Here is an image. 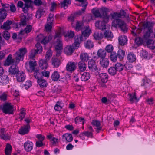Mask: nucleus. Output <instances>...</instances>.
<instances>
[{"instance_id": "nucleus-1", "label": "nucleus", "mask_w": 155, "mask_h": 155, "mask_svg": "<svg viewBox=\"0 0 155 155\" xmlns=\"http://www.w3.org/2000/svg\"><path fill=\"white\" fill-rule=\"evenodd\" d=\"M14 58H12V55L9 54L5 61L4 65L5 66H8L14 63H17L19 61V51H17L14 54Z\"/></svg>"}, {"instance_id": "nucleus-2", "label": "nucleus", "mask_w": 155, "mask_h": 155, "mask_svg": "<svg viewBox=\"0 0 155 155\" xmlns=\"http://www.w3.org/2000/svg\"><path fill=\"white\" fill-rule=\"evenodd\" d=\"M112 25L114 27H118L124 33L127 32L128 28L124 21L121 19H117L114 20L112 22Z\"/></svg>"}, {"instance_id": "nucleus-3", "label": "nucleus", "mask_w": 155, "mask_h": 155, "mask_svg": "<svg viewBox=\"0 0 155 155\" xmlns=\"http://www.w3.org/2000/svg\"><path fill=\"white\" fill-rule=\"evenodd\" d=\"M88 68L89 71L93 74L97 76L100 73V69L97 68L96 62L93 59H91L88 62Z\"/></svg>"}, {"instance_id": "nucleus-4", "label": "nucleus", "mask_w": 155, "mask_h": 155, "mask_svg": "<svg viewBox=\"0 0 155 155\" xmlns=\"http://www.w3.org/2000/svg\"><path fill=\"white\" fill-rule=\"evenodd\" d=\"M52 36L49 35L48 36H45L42 34H40L37 35L36 39V40L40 41L41 44H45L48 43L52 39Z\"/></svg>"}, {"instance_id": "nucleus-5", "label": "nucleus", "mask_w": 155, "mask_h": 155, "mask_svg": "<svg viewBox=\"0 0 155 155\" xmlns=\"http://www.w3.org/2000/svg\"><path fill=\"white\" fill-rule=\"evenodd\" d=\"M76 1L79 2V5L82 7L83 8L81 10L78 11L75 13V14L76 16L77 15H81L85 12L86 8L88 5V2L87 0H76Z\"/></svg>"}, {"instance_id": "nucleus-6", "label": "nucleus", "mask_w": 155, "mask_h": 155, "mask_svg": "<svg viewBox=\"0 0 155 155\" xmlns=\"http://www.w3.org/2000/svg\"><path fill=\"white\" fill-rule=\"evenodd\" d=\"M2 110L5 114H12L13 111V107L11 103H6L3 105Z\"/></svg>"}, {"instance_id": "nucleus-7", "label": "nucleus", "mask_w": 155, "mask_h": 155, "mask_svg": "<svg viewBox=\"0 0 155 155\" xmlns=\"http://www.w3.org/2000/svg\"><path fill=\"white\" fill-rule=\"evenodd\" d=\"M2 8L0 9V20H3L6 17L7 15V13L5 12L6 11L5 8H8L10 5L8 4H2Z\"/></svg>"}, {"instance_id": "nucleus-8", "label": "nucleus", "mask_w": 155, "mask_h": 155, "mask_svg": "<svg viewBox=\"0 0 155 155\" xmlns=\"http://www.w3.org/2000/svg\"><path fill=\"white\" fill-rule=\"evenodd\" d=\"M90 30L86 26L85 28L83 31H82V34L81 35L78 36H77L79 38L81 41H84L87 39V38L89 37Z\"/></svg>"}, {"instance_id": "nucleus-9", "label": "nucleus", "mask_w": 155, "mask_h": 155, "mask_svg": "<svg viewBox=\"0 0 155 155\" xmlns=\"http://www.w3.org/2000/svg\"><path fill=\"white\" fill-rule=\"evenodd\" d=\"M66 68L68 71L71 73L76 68V66L75 63L71 61L68 62L67 64Z\"/></svg>"}, {"instance_id": "nucleus-10", "label": "nucleus", "mask_w": 155, "mask_h": 155, "mask_svg": "<svg viewBox=\"0 0 155 155\" xmlns=\"http://www.w3.org/2000/svg\"><path fill=\"white\" fill-rule=\"evenodd\" d=\"M33 143L32 142L27 140L24 144V147L25 150L27 152H30L33 149Z\"/></svg>"}, {"instance_id": "nucleus-11", "label": "nucleus", "mask_w": 155, "mask_h": 155, "mask_svg": "<svg viewBox=\"0 0 155 155\" xmlns=\"http://www.w3.org/2000/svg\"><path fill=\"white\" fill-rule=\"evenodd\" d=\"M30 129V127L29 124L21 126L20 129V134L24 135L28 134L29 132Z\"/></svg>"}, {"instance_id": "nucleus-12", "label": "nucleus", "mask_w": 155, "mask_h": 155, "mask_svg": "<svg viewBox=\"0 0 155 155\" xmlns=\"http://www.w3.org/2000/svg\"><path fill=\"white\" fill-rule=\"evenodd\" d=\"M51 78L52 80L54 81H57L60 78L64 79L65 81L66 80L64 78L60 77L59 73L57 71H55L52 73Z\"/></svg>"}, {"instance_id": "nucleus-13", "label": "nucleus", "mask_w": 155, "mask_h": 155, "mask_svg": "<svg viewBox=\"0 0 155 155\" xmlns=\"http://www.w3.org/2000/svg\"><path fill=\"white\" fill-rule=\"evenodd\" d=\"M62 140H66L68 142H71L73 140L72 135L68 133H66L63 134L62 136Z\"/></svg>"}, {"instance_id": "nucleus-14", "label": "nucleus", "mask_w": 155, "mask_h": 155, "mask_svg": "<svg viewBox=\"0 0 155 155\" xmlns=\"http://www.w3.org/2000/svg\"><path fill=\"white\" fill-rule=\"evenodd\" d=\"M95 25L97 28L101 30H103L106 28V24L101 21H97L96 22Z\"/></svg>"}, {"instance_id": "nucleus-15", "label": "nucleus", "mask_w": 155, "mask_h": 155, "mask_svg": "<svg viewBox=\"0 0 155 155\" xmlns=\"http://www.w3.org/2000/svg\"><path fill=\"white\" fill-rule=\"evenodd\" d=\"M74 51V48L71 45H67L64 49L65 53L68 55H71Z\"/></svg>"}, {"instance_id": "nucleus-16", "label": "nucleus", "mask_w": 155, "mask_h": 155, "mask_svg": "<svg viewBox=\"0 0 155 155\" xmlns=\"http://www.w3.org/2000/svg\"><path fill=\"white\" fill-rule=\"evenodd\" d=\"M28 65L29 66V68L30 70L32 71H34L35 70V67L37 63L35 60H33L30 61L28 63L27 62L25 63V67L26 68L28 67Z\"/></svg>"}, {"instance_id": "nucleus-17", "label": "nucleus", "mask_w": 155, "mask_h": 155, "mask_svg": "<svg viewBox=\"0 0 155 155\" xmlns=\"http://www.w3.org/2000/svg\"><path fill=\"white\" fill-rule=\"evenodd\" d=\"M12 23V21H11L8 20L1 26V28L5 30H8L11 28L10 25Z\"/></svg>"}, {"instance_id": "nucleus-18", "label": "nucleus", "mask_w": 155, "mask_h": 155, "mask_svg": "<svg viewBox=\"0 0 155 155\" xmlns=\"http://www.w3.org/2000/svg\"><path fill=\"white\" fill-rule=\"evenodd\" d=\"M99 77L101 82L107 83L108 79V75L106 73H101L99 74Z\"/></svg>"}, {"instance_id": "nucleus-19", "label": "nucleus", "mask_w": 155, "mask_h": 155, "mask_svg": "<svg viewBox=\"0 0 155 155\" xmlns=\"http://www.w3.org/2000/svg\"><path fill=\"white\" fill-rule=\"evenodd\" d=\"M18 67L16 64L12 65L9 68V72L12 74H18Z\"/></svg>"}, {"instance_id": "nucleus-20", "label": "nucleus", "mask_w": 155, "mask_h": 155, "mask_svg": "<svg viewBox=\"0 0 155 155\" xmlns=\"http://www.w3.org/2000/svg\"><path fill=\"white\" fill-rule=\"evenodd\" d=\"M80 61L85 62L89 60L90 57L89 54L86 53H82L80 55Z\"/></svg>"}, {"instance_id": "nucleus-21", "label": "nucleus", "mask_w": 155, "mask_h": 155, "mask_svg": "<svg viewBox=\"0 0 155 155\" xmlns=\"http://www.w3.org/2000/svg\"><path fill=\"white\" fill-rule=\"evenodd\" d=\"M119 43L121 45H124L126 44L127 39V37L124 35H121L119 37Z\"/></svg>"}, {"instance_id": "nucleus-22", "label": "nucleus", "mask_w": 155, "mask_h": 155, "mask_svg": "<svg viewBox=\"0 0 155 155\" xmlns=\"http://www.w3.org/2000/svg\"><path fill=\"white\" fill-rule=\"evenodd\" d=\"M48 61L46 60L45 59L40 60L39 63V67L42 69H47Z\"/></svg>"}, {"instance_id": "nucleus-23", "label": "nucleus", "mask_w": 155, "mask_h": 155, "mask_svg": "<svg viewBox=\"0 0 155 155\" xmlns=\"http://www.w3.org/2000/svg\"><path fill=\"white\" fill-rule=\"evenodd\" d=\"M75 41L74 43L71 45L73 46L74 49H78L80 45V43L82 41H81L79 38L77 36H76L74 38Z\"/></svg>"}, {"instance_id": "nucleus-24", "label": "nucleus", "mask_w": 155, "mask_h": 155, "mask_svg": "<svg viewBox=\"0 0 155 155\" xmlns=\"http://www.w3.org/2000/svg\"><path fill=\"white\" fill-rule=\"evenodd\" d=\"M101 66L104 68H106L109 65V62L107 58H101L100 61Z\"/></svg>"}, {"instance_id": "nucleus-25", "label": "nucleus", "mask_w": 155, "mask_h": 155, "mask_svg": "<svg viewBox=\"0 0 155 155\" xmlns=\"http://www.w3.org/2000/svg\"><path fill=\"white\" fill-rule=\"evenodd\" d=\"M83 23L81 22L77 21L76 24L75 29L77 31L84 30L85 28Z\"/></svg>"}, {"instance_id": "nucleus-26", "label": "nucleus", "mask_w": 155, "mask_h": 155, "mask_svg": "<svg viewBox=\"0 0 155 155\" xmlns=\"http://www.w3.org/2000/svg\"><path fill=\"white\" fill-rule=\"evenodd\" d=\"M103 37L107 40H110L113 37V35L111 32L109 31L106 30L103 35Z\"/></svg>"}, {"instance_id": "nucleus-27", "label": "nucleus", "mask_w": 155, "mask_h": 155, "mask_svg": "<svg viewBox=\"0 0 155 155\" xmlns=\"http://www.w3.org/2000/svg\"><path fill=\"white\" fill-rule=\"evenodd\" d=\"M55 50H61L63 49V43L62 40L60 38L58 39L55 42Z\"/></svg>"}, {"instance_id": "nucleus-28", "label": "nucleus", "mask_w": 155, "mask_h": 155, "mask_svg": "<svg viewBox=\"0 0 155 155\" xmlns=\"http://www.w3.org/2000/svg\"><path fill=\"white\" fill-rule=\"evenodd\" d=\"M78 67L79 70L81 72L85 71L86 69V64L84 62L80 61L78 63Z\"/></svg>"}, {"instance_id": "nucleus-29", "label": "nucleus", "mask_w": 155, "mask_h": 155, "mask_svg": "<svg viewBox=\"0 0 155 155\" xmlns=\"http://www.w3.org/2000/svg\"><path fill=\"white\" fill-rule=\"evenodd\" d=\"M9 79L8 76L4 75L0 78V83L3 85L5 84L8 83Z\"/></svg>"}, {"instance_id": "nucleus-30", "label": "nucleus", "mask_w": 155, "mask_h": 155, "mask_svg": "<svg viewBox=\"0 0 155 155\" xmlns=\"http://www.w3.org/2000/svg\"><path fill=\"white\" fill-rule=\"evenodd\" d=\"M52 64L54 67L58 68L61 64L60 60L57 58L52 57L51 59Z\"/></svg>"}, {"instance_id": "nucleus-31", "label": "nucleus", "mask_w": 155, "mask_h": 155, "mask_svg": "<svg viewBox=\"0 0 155 155\" xmlns=\"http://www.w3.org/2000/svg\"><path fill=\"white\" fill-rule=\"evenodd\" d=\"M47 138L50 140L51 142L53 145H55L58 142V139L54 137H53V135L51 134L47 136Z\"/></svg>"}, {"instance_id": "nucleus-32", "label": "nucleus", "mask_w": 155, "mask_h": 155, "mask_svg": "<svg viewBox=\"0 0 155 155\" xmlns=\"http://www.w3.org/2000/svg\"><path fill=\"white\" fill-rule=\"evenodd\" d=\"M147 46L151 49H154L155 48V42L152 39H149L147 42Z\"/></svg>"}, {"instance_id": "nucleus-33", "label": "nucleus", "mask_w": 155, "mask_h": 155, "mask_svg": "<svg viewBox=\"0 0 155 155\" xmlns=\"http://www.w3.org/2000/svg\"><path fill=\"white\" fill-rule=\"evenodd\" d=\"M37 82L41 88L46 87L47 86V83L46 81L42 78L37 80Z\"/></svg>"}, {"instance_id": "nucleus-34", "label": "nucleus", "mask_w": 155, "mask_h": 155, "mask_svg": "<svg viewBox=\"0 0 155 155\" xmlns=\"http://www.w3.org/2000/svg\"><path fill=\"white\" fill-rule=\"evenodd\" d=\"M97 54L98 57L101 58H104L106 54V51L103 49H100L98 50Z\"/></svg>"}, {"instance_id": "nucleus-35", "label": "nucleus", "mask_w": 155, "mask_h": 155, "mask_svg": "<svg viewBox=\"0 0 155 155\" xmlns=\"http://www.w3.org/2000/svg\"><path fill=\"white\" fill-rule=\"evenodd\" d=\"M32 29V26L30 25H27L24 30L20 31V35H23L25 33L26 34L30 32Z\"/></svg>"}, {"instance_id": "nucleus-36", "label": "nucleus", "mask_w": 155, "mask_h": 155, "mask_svg": "<svg viewBox=\"0 0 155 155\" xmlns=\"http://www.w3.org/2000/svg\"><path fill=\"white\" fill-rule=\"evenodd\" d=\"M27 52L26 48L24 47L20 48V61L23 60L24 56Z\"/></svg>"}, {"instance_id": "nucleus-37", "label": "nucleus", "mask_w": 155, "mask_h": 155, "mask_svg": "<svg viewBox=\"0 0 155 155\" xmlns=\"http://www.w3.org/2000/svg\"><path fill=\"white\" fill-rule=\"evenodd\" d=\"M90 78V75L89 73L84 72L82 74L81 79L82 81H85L88 80Z\"/></svg>"}, {"instance_id": "nucleus-38", "label": "nucleus", "mask_w": 155, "mask_h": 155, "mask_svg": "<svg viewBox=\"0 0 155 155\" xmlns=\"http://www.w3.org/2000/svg\"><path fill=\"white\" fill-rule=\"evenodd\" d=\"M34 77L38 80L42 78V72L39 71L38 69L35 70L34 73Z\"/></svg>"}, {"instance_id": "nucleus-39", "label": "nucleus", "mask_w": 155, "mask_h": 155, "mask_svg": "<svg viewBox=\"0 0 155 155\" xmlns=\"http://www.w3.org/2000/svg\"><path fill=\"white\" fill-rule=\"evenodd\" d=\"M127 58L128 60L131 63L134 61L136 59L135 55L132 52L128 54Z\"/></svg>"}, {"instance_id": "nucleus-40", "label": "nucleus", "mask_w": 155, "mask_h": 155, "mask_svg": "<svg viewBox=\"0 0 155 155\" xmlns=\"http://www.w3.org/2000/svg\"><path fill=\"white\" fill-rule=\"evenodd\" d=\"M12 147L9 143L7 144L5 149V153L6 155H11Z\"/></svg>"}, {"instance_id": "nucleus-41", "label": "nucleus", "mask_w": 155, "mask_h": 155, "mask_svg": "<svg viewBox=\"0 0 155 155\" xmlns=\"http://www.w3.org/2000/svg\"><path fill=\"white\" fill-rule=\"evenodd\" d=\"M24 4L23 2L20 1V8H22L23 11L25 13H26L28 11V8L29 7L27 4H25L24 7H23Z\"/></svg>"}, {"instance_id": "nucleus-42", "label": "nucleus", "mask_w": 155, "mask_h": 155, "mask_svg": "<svg viewBox=\"0 0 155 155\" xmlns=\"http://www.w3.org/2000/svg\"><path fill=\"white\" fill-rule=\"evenodd\" d=\"M71 1L70 0H64L63 2H61L60 3L62 7H63L64 9L68 8V5L71 4Z\"/></svg>"}, {"instance_id": "nucleus-43", "label": "nucleus", "mask_w": 155, "mask_h": 155, "mask_svg": "<svg viewBox=\"0 0 155 155\" xmlns=\"http://www.w3.org/2000/svg\"><path fill=\"white\" fill-rule=\"evenodd\" d=\"M92 12L93 14L95 17H101V14H100L98 8H94L92 9Z\"/></svg>"}, {"instance_id": "nucleus-44", "label": "nucleus", "mask_w": 155, "mask_h": 155, "mask_svg": "<svg viewBox=\"0 0 155 155\" xmlns=\"http://www.w3.org/2000/svg\"><path fill=\"white\" fill-rule=\"evenodd\" d=\"M114 67L117 72H121L124 68V65L120 63H117L114 65Z\"/></svg>"}, {"instance_id": "nucleus-45", "label": "nucleus", "mask_w": 155, "mask_h": 155, "mask_svg": "<svg viewBox=\"0 0 155 155\" xmlns=\"http://www.w3.org/2000/svg\"><path fill=\"white\" fill-rule=\"evenodd\" d=\"M108 72L112 76L116 75L117 73V71L115 67H111L108 69Z\"/></svg>"}, {"instance_id": "nucleus-46", "label": "nucleus", "mask_w": 155, "mask_h": 155, "mask_svg": "<svg viewBox=\"0 0 155 155\" xmlns=\"http://www.w3.org/2000/svg\"><path fill=\"white\" fill-rule=\"evenodd\" d=\"M26 115V110L25 108H22L20 109V121L24 118Z\"/></svg>"}, {"instance_id": "nucleus-47", "label": "nucleus", "mask_w": 155, "mask_h": 155, "mask_svg": "<svg viewBox=\"0 0 155 155\" xmlns=\"http://www.w3.org/2000/svg\"><path fill=\"white\" fill-rule=\"evenodd\" d=\"M91 124L94 126L98 127V129L100 130L101 128V124L100 122L95 120H93L91 123Z\"/></svg>"}, {"instance_id": "nucleus-48", "label": "nucleus", "mask_w": 155, "mask_h": 155, "mask_svg": "<svg viewBox=\"0 0 155 155\" xmlns=\"http://www.w3.org/2000/svg\"><path fill=\"white\" fill-rule=\"evenodd\" d=\"M125 51L122 49H119L117 54L118 58L120 59H123L124 57L125 56Z\"/></svg>"}, {"instance_id": "nucleus-49", "label": "nucleus", "mask_w": 155, "mask_h": 155, "mask_svg": "<svg viewBox=\"0 0 155 155\" xmlns=\"http://www.w3.org/2000/svg\"><path fill=\"white\" fill-rule=\"evenodd\" d=\"M45 12L42 9H38L36 12V18L38 19L40 18L42 15H44Z\"/></svg>"}, {"instance_id": "nucleus-50", "label": "nucleus", "mask_w": 155, "mask_h": 155, "mask_svg": "<svg viewBox=\"0 0 155 155\" xmlns=\"http://www.w3.org/2000/svg\"><path fill=\"white\" fill-rule=\"evenodd\" d=\"M31 85V81L30 80L27 81L24 84H21L20 85L21 87L25 89L29 88Z\"/></svg>"}, {"instance_id": "nucleus-51", "label": "nucleus", "mask_w": 155, "mask_h": 155, "mask_svg": "<svg viewBox=\"0 0 155 155\" xmlns=\"http://www.w3.org/2000/svg\"><path fill=\"white\" fill-rule=\"evenodd\" d=\"M117 54L114 52L110 53V58L111 60L113 62H116L117 60Z\"/></svg>"}, {"instance_id": "nucleus-52", "label": "nucleus", "mask_w": 155, "mask_h": 155, "mask_svg": "<svg viewBox=\"0 0 155 155\" xmlns=\"http://www.w3.org/2000/svg\"><path fill=\"white\" fill-rule=\"evenodd\" d=\"M103 16H101L102 20V22L105 23L106 24V23L108 22L109 20V16H108L106 12L103 13Z\"/></svg>"}, {"instance_id": "nucleus-53", "label": "nucleus", "mask_w": 155, "mask_h": 155, "mask_svg": "<svg viewBox=\"0 0 155 155\" xmlns=\"http://www.w3.org/2000/svg\"><path fill=\"white\" fill-rule=\"evenodd\" d=\"M142 83L141 84L142 86H144L145 87H148L150 86L151 82L149 81H148L147 79H143L142 81Z\"/></svg>"}, {"instance_id": "nucleus-54", "label": "nucleus", "mask_w": 155, "mask_h": 155, "mask_svg": "<svg viewBox=\"0 0 155 155\" xmlns=\"http://www.w3.org/2000/svg\"><path fill=\"white\" fill-rule=\"evenodd\" d=\"M94 38L96 40H100L103 37V35L102 33L95 32L94 35Z\"/></svg>"}, {"instance_id": "nucleus-55", "label": "nucleus", "mask_w": 155, "mask_h": 155, "mask_svg": "<svg viewBox=\"0 0 155 155\" xmlns=\"http://www.w3.org/2000/svg\"><path fill=\"white\" fill-rule=\"evenodd\" d=\"M39 54L36 51V49H32L30 52V54L29 55V58L30 59H33L35 57L36 54Z\"/></svg>"}, {"instance_id": "nucleus-56", "label": "nucleus", "mask_w": 155, "mask_h": 155, "mask_svg": "<svg viewBox=\"0 0 155 155\" xmlns=\"http://www.w3.org/2000/svg\"><path fill=\"white\" fill-rule=\"evenodd\" d=\"M128 95L129 97L130 100L132 103H133L134 100H137V97L135 93L129 94Z\"/></svg>"}, {"instance_id": "nucleus-57", "label": "nucleus", "mask_w": 155, "mask_h": 155, "mask_svg": "<svg viewBox=\"0 0 155 155\" xmlns=\"http://www.w3.org/2000/svg\"><path fill=\"white\" fill-rule=\"evenodd\" d=\"M152 30L151 29H149L148 31H146L145 34L143 35V38L144 39L147 40L150 37V33L152 32Z\"/></svg>"}, {"instance_id": "nucleus-58", "label": "nucleus", "mask_w": 155, "mask_h": 155, "mask_svg": "<svg viewBox=\"0 0 155 155\" xmlns=\"http://www.w3.org/2000/svg\"><path fill=\"white\" fill-rule=\"evenodd\" d=\"M52 55V51L50 50H48L46 52L45 58L47 61H49Z\"/></svg>"}, {"instance_id": "nucleus-59", "label": "nucleus", "mask_w": 155, "mask_h": 155, "mask_svg": "<svg viewBox=\"0 0 155 155\" xmlns=\"http://www.w3.org/2000/svg\"><path fill=\"white\" fill-rule=\"evenodd\" d=\"M62 108L61 103L59 101H58L54 106V109L55 111H59Z\"/></svg>"}, {"instance_id": "nucleus-60", "label": "nucleus", "mask_w": 155, "mask_h": 155, "mask_svg": "<svg viewBox=\"0 0 155 155\" xmlns=\"http://www.w3.org/2000/svg\"><path fill=\"white\" fill-rule=\"evenodd\" d=\"M37 49L36 51L39 54L41 53L42 51V47L39 43H37L35 45Z\"/></svg>"}, {"instance_id": "nucleus-61", "label": "nucleus", "mask_w": 155, "mask_h": 155, "mask_svg": "<svg viewBox=\"0 0 155 155\" xmlns=\"http://www.w3.org/2000/svg\"><path fill=\"white\" fill-rule=\"evenodd\" d=\"M85 45L86 48H92L93 47L94 45L91 41L88 40L85 43Z\"/></svg>"}, {"instance_id": "nucleus-62", "label": "nucleus", "mask_w": 155, "mask_h": 155, "mask_svg": "<svg viewBox=\"0 0 155 155\" xmlns=\"http://www.w3.org/2000/svg\"><path fill=\"white\" fill-rule=\"evenodd\" d=\"M0 137L1 139L5 140H9L10 138V136L8 133H6L4 134L0 135Z\"/></svg>"}, {"instance_id": "nucleus-63", "label": "nucleus", "mask_w": 155, "mask_h": 155, "mask_svg": "<svg viewBox=\"0 0 155 155\" xmlns=\"http://www.w3.org/2000/svg\"><path fill=\"white\" fill-rule=\"evenodd\" d=\"M54 15L53 14L50 13L48 16V17L47 19V22L48 23H50V24H52L54 19Z\"/></svg>"}, {"instance_id": "nucleus-64", "label": "nucleus", "mask_w": 155, "mask_h": 155, "mask_svg": "<svg viewBox=\"0 0 155 155\" xmlns=\"http://www.w3.org/2000/svg\"><path fill=\"white\" fill-rule=\"evenodd\" d=\"M135 42L138 45H141L143 42V40L141 38L137 37L135 39Z\"/></svg>"}]
</instances>
